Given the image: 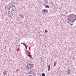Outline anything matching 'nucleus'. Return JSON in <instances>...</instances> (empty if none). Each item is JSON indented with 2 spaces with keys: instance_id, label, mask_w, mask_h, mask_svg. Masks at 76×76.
I'll list each match as a JSON object with an SVG mask.
<instances>
[{
  "instance_id": "f257e3e1",
  "label": "nucleus",
  "mask_w": 76,
  "mask_h": 76,
  "mask_svg": "<svg viewBox=\"0 0 76 76\" xmlns=\"http://www.w3.org/2000/svg\"><path fill=\"white\" fill-rule=\"evenodd\" d=\"M71 16V14H70L69 15H68V17H69L70 19L69 18H68V19H69V20L70 22H74L75 21V20H76V18H75V17L74 16Z\"/></svg>"
},
{
  "instance_id": "f03ea898",
  "label": "nucleus",
  "mask_w": 76,
  "mask_h": 76,
  "mask_svg": "<svg viewBox=\"0 0 76 76\" xmlns=\"http://www.w3.org/2000/svg\"><path fill=\"white\" fill-rule=\"evenodd\" d=\"M33 64H27L26 65V67L28 69H31L33 67Z\"/></svg>"
},
{
  "instance_id": "7ed1b4c3",
  "label": "nucleus",
  "mask_w": 76,
  "mask_h": 76,
  "mask_svg": "<svg viewBox=\"0 0 76 76\" xmlns=\"http://www.w3.org/2000/svg\"><path fill=\"white\" fill-rule=\"evenodd\" d=\"M45 2L48 3H49L50 2H51V0H44Z\"/></svg>"
},
{
  "instance_id": "20e7f679",
  "label": "nucleus",
  "mask_w": 76,
  "mask_h": 76,
  "mask_svg": "<svg viewBox=\"0 0 76 76\" xmlns=\"http://www.w3.org/2000/svg\"><path fill=\"white\" fill-rule=\"evenodd\" d=\"M20 17L21 19H23L24 18V16L22 14H20Z\"/></svg>"
},
{
  "instance_id": "39448f33",
  "label": "nucleus",
  "mask_w": 76,
  "mask_h": 76,
  "mask_svg": "<svg viewBox=\"0 0 76 76\" xmlns=\"http://www.w3.org/2000/svg\"><path fill=\"white\" fill-rule=\"evenodd\" d=\"M7 72H6V71H4V72L3 73V74H4V75H7Z\"/></svg>"
},
{
  "instance_id": "423d86ee",
  "label": "nucleus",
  "mask_w": 76,
  "mask_h": 76,
  "mask_svg": "<svg viewBox=\"0 0 76 76\" xmlns=\"http://www.w3.org/2000/svg\"><path fill=\"white\" fill-rule=\"evenodd\" d=\"M67 74H69V75H70V73H71V72L70 70H67Z\"/></svg>"
},
{
  "instance_id": "0eeeda50",
  "label": "nucleus",
  "mask_w": 76,
  "mask_h": 76,
  "mask_svg": "<svg viewBox=\"0 0 76 76\" xmlns=\"http://www.w3.org/2000/svg\"><path fill=\"white\" fill-rule=\"evenodd\" d=\"M50 65H49L48 66V71H50Z\"/></svg>"
},
{
  "instance_id": "6e6552de",
  "label": "nucleus",
  "mask_w": 76,
  "mask_h": 76,
  "mask_svg": "<svg viewBox=\"0 0 76 76\" xmlns=\"http://www.w3.org/2000/svg\"><path fill=\"white\" fill-rule=\"evenodd\" d=\"M42 13H45V10H42Z\"/></svg>"
},
{
  "instance_id": "1a4fd4ad",
  "label": "nucleus",
  "mask_w": 76,
  "mask_h": 76,
  "mask_svg": "<svg viewBox=\"0 0 76 76\" xmlns=\"http://www.w3.org/2000/svg\"><path fill=\"white\" fill-rule=\"evenodd\" d=\"M28 57H30V58L31 59V58H32V55H28Z\"/></svg>"
},
{
  "instance_id": "9d476101",
  "label": "nucleus",
  "mask_w": 76,
  "mask_h": 76,
  "mask_svg": "<svg viewBox=\"0 0 76 76\" xmlns=\"http://www.w3.org/2000/svg\"><path fill=\"white\" fill-rule=\"evenodd\" d=\"M21 44H23V45H24V46H25V47L26 48V44L25 43H22Z\"/></svg>"
},
{
  "instance_id": "9b49d317",
  "label": "nucleus",
  "mask_w": 76,
  "mask_h": 76,
  "mask_svg": "<svg viewBox=\"0 0 76 76\" xmlns=\"http://www.w3.org/2000/svg\"><path fill=\"white\" fill-rule=\"evenodd\" d=\"M49 7H49L48 5H46L45 7V8H48V9H49Z\"/></svg>"
},
{
  "instance_id": "f8f14e48",
  "label": "nucleus",
  "mask_w": 76,
  "mask_h": 76,
  "mask_svg": "<svg viewBox=\"0 0 76 76\" xmlns=\"http://www.w3.org/2000/svg\"><path fill=\"white\" fill-rule=\"evenodd\" d=\"M48 12V10H45V14H46V13H47Z\"/></svg>"
},
{
  "instance_id": "ddd939ff",
  "label": "nucleus",
  "mask_w": 76,
  "mask_h": 76,
  "mask_svg": "<svg viewBox=\"0 0 76 76\" xmlns=\"http://www.w3.org/2000/svg\"><path fill=\"white\" fill-rule=\"evenodd\" d=\"M11 10H12V12H16L15 11V10H14V9H12Z\"/></svg>"
},
{
  "instance_id": "4468645a",
  "label": "nucleus",
  "mask_w": 76,
  "mask_h": 76,
  "mask_svg": "<svg viewBox=\"0 0 76 76\" xmlns=\"http://www.w3.org/2000/svg\"><path fill=\"white\" fill-rule=\"evenodd\" d=\"M11 15H10V17H11V16H13V15L14 14V13H12V14H11Z\"/></svg>"
},
{
  "instance_id": "2eb2a0df",
  "label": "nucleus",
  "mask_w": 76,
  "mask_h": 76,
  "mask_svg": "<svg viewBox=\"0 0 76 76\" xmlns=\"http://www.w3.org/2000/svg\"><path fill=\"white\" fill-rule=\"evenodd\" d=\"M12 14H13V13H14V14L15 13H16V12H13V11H11Z\"/></svg>"
},
{
  "instance_id": "dca6fc26",
  "label": "nucleus",
  "mask_w": 76,
  "mask_h": 76,
  "mask_svg": "<svg viewBox=\"0 0 76 76\" xmlns=\"http://www.w3.org/2000/svg\"><path fill=\"white\" fill-rule=\"evenodd\" d=\"M10 14H12V13H8V16H10L11 15Z\"/></svg>"
},
{
  "instance_id": "f3484780",
  "label": "nucleus",
  "mask_w": 76,
  "mask_h": 76,
  "mask_svg": "<svg viewBox=\"0 0 76 76\" xmlns=\"http://www.w3.org/2000/svg\"><path fill=\"white\" fill-rule=\"evenodd\" d=\"M70 15H71V16H74V15H75V14H70Z\"/></svg>"
},
{
  "instance_id": "a211bd4d",
  "label": "nucleus",
  "mask_w": 76,
  "mask_h": 76,
  "mask_svg": "<svg viewBox=\"0 0 76 76\" xmlns=\"http://www.w3.org/2000/svg\"><path fill=\"white\" fill-rule=\"evenodd\" d=\"M45 74L44 73H43L42 74V76H45Z\"/></svg>"
},
{
  "instance_id": "6ab92c4d",
  "label": "nucleus",
  "mask_w": 76,
  "mask_h": 76,
  "mask_svg": "<svg viewBox=\"0 0 76 76\" xmlns=\"http://www.w3.org/2000/svg\"><path fill=\"white\" fill-rule=\"evenodd\" d=\"M7 6H5V10H6H6H7V9L6 8V7H7Z\"/></svg>"
},
{
  "instance_id": "aec40b11",
  "label": "nucleus",
  "mask_w": 76,
  "mask_h": 76,
  "mask_svg": "<svg viewBox=\"0 0 76 76\" xmlns=\"http://www.w3.org/2000/svg\"><path fill=\"white\" fill-rule=\"evenodd\" d=\"M8 11V13H12L10 12V10H9Z\"/></svg>"
},
{
  "instance_id": "412c9836",
  "label": "nucleus",
  "mask_w": 76,
  "mask_h": 76,
  "mask_svg": "<svg viewBox=\"0 0 76 76\" xmlns=\"http://www.w3.org/2000/svg\"><path fill=\"white\" fill-rule=\"evenodd\" d=\"M12 6V5L10 7H9V9H10V8H11V7Z\"/></svg>"
},
{
  "instance_id": "4be33fe9",
  "label": "nucleus",
  "mask_w": 76,
  "mask_h": 76,
  "mask_svg": "<svg viewBox=\"0 0 76 76\" xmlns=\"http://www.w3.org/2000/svg\"><path fill=\"white\" fill-rule=\"evenodd\" d=\"M45 32L46 33H47V32H48V31L47 30H45Z\"/></svg>"
},
{
  "instance_id": "5701e85b",
  "label": "nucleus",
  "mask_w": 76,
  "mask_h": 76,
  "mask_svg": "<svg viewBox=\"0 0 76 76\" xmlns=\"http://www.w3.org/2000/svg\"><path fill=\"white\" fill-rule=\"evenodd\" d=\"M16 72H18V71H19V69H17L16 70Z\"/></svg>"
},
{
  "instance_id": "b1692460",
  "label": "nucleus",
  "mask_w": 76,
  "mask_h": 76,
  "mask_svg": "<svg viewBox=\"0 0 76 76\" xmlns=\"http://www.w3.org/2000/svg\"><path fill=\"white\" fill-rule=\"evenodd\" d=\"M62 16H65V14H63Z\"/></svg>"
},
{
  "instance_id": "393cba45",
  "label": "nucleus",
  "mask_w": 76,
  "mask_h": 76,
  "mask_svg": "<svg viewBox=\"0 0 76 76\" xmlns=\"http://www.w3.org/2000/svg\"><path fill=\"white\" fill-rule=\"evenodd\" d=\"M46 5H47L46 4H44L43 6H45H45H46Z\"/></svg>"
},
{
  "instance_id": "a878e982",
  "label": "nucleus",
  "mask_w": 76,
  "mask_h": 76,
  "mask_svg": "<svg viewBox=\"0 0 76 76\" xmlns=\"http://www.w3.org/2000/svg\"><path fill=\"white\" fill-rule=\"evenodd\" d=\"M11 7V8L13 9V7H14V6H13V5H12V6Z\"/></svg>"
},
{
  "instance_id": "bb28decb",
  "label": "nucleus",
  "mask_w": 76,
  "mask_h": 76,
  "mask_svg": "<svg viewBox=\"0 0 76 76\" xmlns=\"http://www.w3.org/2000/svg\"><path fill=\"white\" fill-rule=\"evenodd\" d=\"M65 13H66V15H67V12H65Z\"/></svg>"
},
{
  "instance_id": "cd10ccee",
  "label": "nucleus",
  "mask_w": 76,
  "mask_h": 76,
  "mask_svg": "<svg viewBox=\"0 0 76 76\" xmlns=\"http://www.w3.org/2000/svg\"><path fill=\"white\" fill-rule=\"evenodd\" d=\"M10 9H9V8H8V10H10Z\"/></svg>"
},
{
  "instance_id": "c85d7f7f",
  "label": "nucleus",
  "mask_w": 76,
  "mask_h": 76,
  "mask_svg": "<svg viewBox=\"0 0 76 76\" xmlns=\"http://www.w3.org/2000/svg\"><path fill=\"white\" fill-rule=\"evenodd\" d=\"M73 60H75V58L73 57Z\"/></svg>"
},
{
  "instance_id": "c756f323",
  "label": "nucleus",
  "mask_w": 76,
  "mask_h": 76,
  "mask_svg": "<svg viewBox=\"0 0 76 76\" xmlns=\"http://www.w3.org/2000/svg\"><path fill=\"white\" fill-rule=\"evenodd\" d=\"M70 25H71V26H72V25H73V24L72 23V24H71Z\"/></svg>"
},
{
  "instance_id": "7c9ffc66",
  "label": "nucleus",
  "mask_w": 76,
  "mask_h": 76,
  "mask_svg": "<svg viewBox=\"0 0 76 76\" xmlns=\"http://www.w3.org/2000/svg\"><path fill=\"white\" fill-rule=\"evenodd\" d=\"M52 3H53V4H54V2H53V1H52Z\"/></svg>"
},
{
  "instance_id": "2f4dec72",
  "label": "nucleus",
  "mask_w": 76,
  "mask_h": 76,
  "mask_svg": "<svg viewBox=\"0 0 76 76\" xmlns=\"http://www.w3.org/2000/svg\"><path fill=\"white\" fill-rule=\"evenodd\" d=\"M65 16H66V15H65Z\"/></svg>"
},
{
  "instance_id": "473e14b6",
  "label": "nucleus",
  "mask_w": 76,
  "mask_h": 76,
  "mask_svg": "<svg viewBox=\"0 0 76 76\" xmlns=\"http://www.w3.org/2000/svg\"><path fill=\"white\" fill-rule=\"evenodd\" d=\"M7 12H6V14H7Z\"/></svg>"
},
{
  "instance_id": "72a5a7b5",
  "label": "nucleus",
  "mask_w": 76,
  "mask_h": 76,
  "mask_svg": "<svg viewBox=\"0 0 76 76\" xmlns=\"http://www.w3.org/2000/svg\"><path fill=\"white\" fill-rule=\"evenodd\" d=\"M33 72L34 73V71Z\"/></svg>"
},
{
  "instance_id": "f704fd0d",
  "label": "nucleus",
  "mask_w": 76,
  "mask_h": 76,
  "mask_svg": "<svg viewBox=\"0 0 76 76\" xmlns=\"http://www.w3.org/2000/svg\"><path fill=\"white\" fill-rule=\"evenodd\" d=\"M35 75H36V74H35Z\"/></svg>"
}]
</instances>
